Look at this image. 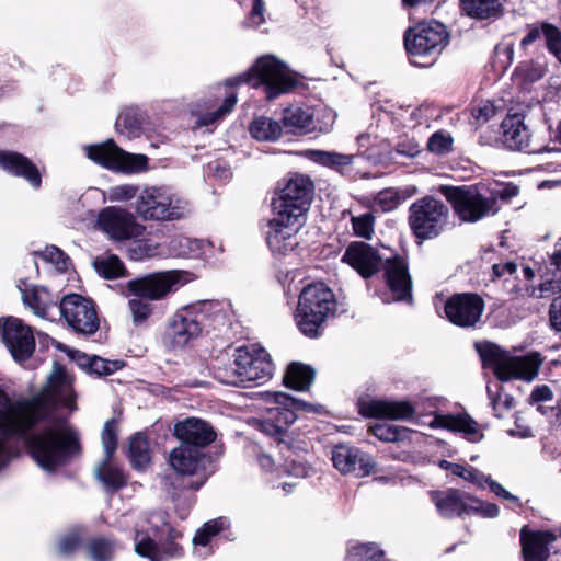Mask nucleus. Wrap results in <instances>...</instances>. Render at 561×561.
Returning <instances> with one entry per match:
<instances>
[{
  "label": "nucleus",
  "instance_id": "nucleus-13",
  "mask_svg": "<svg viewBox=\"0 0 561 561\" xmlns=\"http://www.w3.org/2000/svg\"><path fill=\"white\" fill-rule=\"evenodd\" d=\"M314 191L313 182L304 174H291L272 201L273 213L306 221Z\"/></svg>",
  "mask_w": 561,
  "mask_h": 561
},
{
  "label": "nucleus",
  "instance_id": "nucleus-16",
  "mask_svg": "<svg viewBox=\"0 0 561 561\" xmlns=\"http://www.w3.org/2000/svg\"><path fill=\"white\" fill-rule=\"evenodd\" d=\"M58 317L64 318L68 327L80 334L90 335L99 329V318L92 300L70 294L59 301Z\"/></svg>",
  "mask_w": 561,
  "mask_h": 561
},
{
  "label": "nucleus",
  "instance_id": "nucleus-11",
  "mask_svg": "<svg viewBox=\"0 0 561 561\" xmlns=\"http://www.w3.org/2000/svg\"><path fill=\"white\" fill-rule=\"evenodd\" d=\"M240 81L252 87L264 85L268 100L289 92L297 84L286 65L272 55L260 57L252 68L240 77Z\"/></svg>",
  "mask_w": 561,
  "mask_h": 561
},
{
  "label": "nucleus",
  "instance_id": "nucleus-48",
  "mask_svg": "<svg viewBox=\"0 0 561 561\" xmlns=\"http://www.w3.org/2000/svg\"><path fill=\"white\" fill-rule=\"evenodd\" d=\"M496 392L494 393L491 386H488V394L491 399L492 408L495 416L502 417L505 411H508L513 404V398L507 393L501 392V387L496 383Z\"/></svg>",
  "mask_w": 561,
  "mask_h": 561
},
{
  "label": "nucleus",
  "instance_id": "nucleus-30",
  "mask_svg": "<svg viewBox=\"0 0 561 561\" xmlns=\"http://www.w3.org/2000/svg\"><path fill=\"white\" fill-rule=\"evenodd\" d=\"M556 540L550 531H520L522 551L526 561H546L549 557V545Z\"/></svg>",
  "mask_w": 561,
  "mask_h": 561
},
{
  "label": "nucleus",
  "instance_id": "nucleus-22",
  "mask_svg": "<svg viewBox=\"0 0 561 561\" xmlns=\"http://www.w3.org/2000/svg\"><path fill=\"white\" fill-rule=\"evenodd\" d=\"M381 261L382 257L379 252L373 245L363 241L351 242L342 256V262L348 264L364 278L377 273Z\"/></svg>",
  "mask_w": 561,
  "mask_h": 561
},
{
  "label": "nucleus",
  "instance_id": "nucleus-17",
  "mask_svg": "<svg viewBox=\"0 0 561 561\" xmlns=\"http://www.w3.org/2000/svg\"><path fill=\"white\" fill-rule=\"evenodd\" d=\"M98 228L115 241H126L139 238L145 232V226L129 210L118 206H107L99 211Z\"/></svg>",
  "mask_w": 561,
  "mask_h": 561
},
{
  "label": "nucleus",
  "instance_id": "nucleus-7",
  "mask_svg": "<svg viewBox=\"0 0 561 561\" xmlns=\"http://www.w3.org/2000/svg\"><path fill=\"white\" fill-rule=\"evenodd\" d=\"M335 310L332 290L322 283L304 288L295 314L298 329L307 336L316 337L330 313Z\"/></svg>",
  "mask_w": 561,
  "mask_h": 561
},
{
  "label": "nucleus",
  "instance_id": "nucleus-26",
  "mask_svg": "<svg viewBox=\"0 0 561 561\" xmlns=\"http://www.w3.org/2000/svg\"><path fill=\"white\" fill-rule=\"evenodd\" d=\"M431 500L444 517L472 514V496L457 489L431 492Z\"/></svg>",
  "mask_w": 561,
  "mask_h": 561
},
{
  "label": "nucleus",
  "instance_id": "nucleus-44",
  "mask_svg": "<svg viewBox=\"0 0 561 561\" xmlns=\"http://www.w3.org/2000/svg\"><path fill=\"white\" fill-rule=\"evenodd\" d=\"M237 98L234 94L228 95L224 103L214 112L206 113L198 117L196 126H208L222 119L236 106Z\"/></svg>",
  "mask_w": 561,
  "mask_h": 561
},
{
  "label": "nucleus",
  "instance_id": "nucleus-6",
  "mask_svg": "<svg viewBox=\"0 0 561 561\" xmlns=\"http://www.w3.org/2000/svg\"><path fill=\"white\" fill-rule=\"evenodd\" d=\"M459 220L477 222L499 211L495 191L486 192L484 184L445 186L442 188Z\"/></svg>",
  "mask_w": 561,
  "mask_h": 561
},
{
  "label": "nucleus",
  "instance_id": "nucleus-49",
  "mask_svg": "<svg viewBox=\"0 0 561 561\" xmlns=\"http://www.w3.org/2000/svg\"><path fill=\"white\" fill-rule=\"evenodd\" d=\"M144 297H137L128 301V308L133 317L134 323H141L149 318L152 313V306L150 302L142 299Z\"/></svg>",
  "mask_w": 561,
  "mask_h": 561
},
{
  "label": "nucleus",
  "instance_id": "nucleus-34",
  "mask_svg": "<svg viewBox=\"0 0 561 561\" xmlns=\"http://www.w3.org/2000/svg\"><path fill=\"white\" fill-rule=\"evenodd\" d=\"M313 378L314 370L310 366L291 363L284 375V383L289 388L304 391L309 388Z\"/></svg>",
  "mask_w": 561,
  "mask_h": 561
},
{
  "label": "nucleus",
  "instance_id": "nucleus-57",
  "mask_svg": "<svg viewBox=\"0 0 561 561\" xmlns=\"http://www.w3.org/2000/svg\"><path fill=\"white\" fill-rule=\"evenodd\" d=\"M542 35L548 50L553 54L561 48V31L550 23H542Z\"/></svg>",
  "mask_w": 561,
  "mask_h": 561
},
{
  "label": "nucleus",
  "instance_id": "nucleus-25",
  "mask_svg": "<svg viewBox=\"0 0 561 561\" xmlns=\"http://www.w3.org/2000/svg\"><path fill=\"white\" fill-rule=\"evenodd\" d=\"M332 461L342 474L355 473L357 477H365L373 470L370 457L347 445H339L333 449Z\"/></svg>",
  "mask_w": 561,
  "mask_h": 561
},
{
  "label": "nucleus",
  "instance_id": "nucleus-4",
  "mask_svg": "<svg viewBox=\"0 0 561 561\" xmlns=\"http://www.w3.org/2000/svg\"><path fill=\"white\" fill-rule=\"evenodd\" d=\"M222 318L218 301L201 300L183 307L171 318L164 334V343L171 348H183L196 339L208 319Z\"/></svg>",
  "mask_w": 561,
  "mask_h": 561
},
{
  "label": "nucleus",
  "instance_id": "nucleus-21",
  "mask_svg": "<svg viewBox=\"0 0 561 561\" xmlns=\"http://www.w3.org/2000/svg\"><path fill=\"white\" fill-rule=\"evenodd\" d=\"M3 341L18 362L26 360L35 348L32 328L14 317L4 319Z\"/></svg>",
  "mask_w": 561,
  "mask_h": 561
},
{
  "label": "nucleus",
  "instance_id": "nucleus-54",
  "mask_svg": "<svg viewBox=\"0 0 561 561\" xmlns=\"http://www.w3.org/2000/svg\"><path fill=\"white\" fill-rule=\"evenodd\" d=\"M517 73L520 75L525 80L534 82L539 80L546 73V66L541 62L528 61L523 62L517 68Z\"/></svg>",
  "mask_w": 561,
  "mask_h": 561
},
{
  "label": "nucleus",
  "instance_id": "nucleus-60",
  "mask_svg": "<svg viewBox=\"0 0 561 561\" xmlns=\"http://www.w3.org/2000/svg\"><path fill=\"white\" fill-rule=\"evenodd\" d=\"M80 537L77 533L72 531L64 536L58 545L59 553L62 556H68L72 553L77 547L79 546Z\"/></svg>",
  "mask_w": 561,
  "mask_h": 561
},
{
  "label": "nucleus",
  "instance_id": "nucleus-36",
  "mask_svg": "<svg viewBox=\"0 0 561 561\" xmlns=\"http://www.w3.org/2000/svg\"><path fill=\"white\" fill-rule=\"evenodd\" d=\"M249 131L256 140L275 141L282 135V127L278 122L260 116L252 121Z\"/></svg>",
  "mask_w": 561,
  "mask_h": 561
},
{
  "label": "nucleus",
  "instance_id": "nucleus-47",
  "mask_svg": "<svg viewBox=\"0 0 561 561\" xmlns=\"http://www.w3.org/2000/svg\"><path fill=\"white\" fill-rule=\"evenodd\" d=\"M351 222L356 236L364 239H371L375 225V217L371 213L353 216Z\"/></svg>",
  "mask_w": 561,
  "mask_h": 561
},
{
  "label": "nucleus",
  "instance_id": "nucleus-10",
  "mask_svg": "<svg viewBox=\"0 0 561 561\" xmlns=\"http://www.w3.org/2000/svg\"><path fill=\"white\" fill-rule=\"evenodd\" d=\"M135 210L144 220L174 221L190 215L191 207L184 197L169 188L150 186L140 192Z\"/></svg>",
  "mask_w": 561,
  "mask_h": 561
},
{
  "label": "nucleus",
  "instance_id": "nucleus-51",
  "mask_svg": "<svg viewBox=\"0 0 561 561\" xmlns=\"http://www.w3.org/2000/svg\"><path fill=\"white\" fill-rule=\"evenodd\" d=\"M123 363L119 360H107L102 357L93 356L89 359V368L99 376L111 375L121 369Z\"/></svg>",
  "mask_w": 561,
  "mask_h": 561
},
{
  "label": "nucleus",
  "instance_id": "nucleus-29",
  "mask_svg": "<svg viewBox=\"0 0 561 561\" xmlns=\"http://www.w3.org/2000/svg\"><path fill=\"white\" fill-rule=\"evenodd\" d=\"M0 168L15 176L23 178L34 188L41 186L42 176L37 167L21 153L0 151Z\"/></svg>",
  "mask_w": 561,
  "mask_h": 561
},
{
  "label": "nucleus",
  "instance_id": "nucleus-38",
  "mask_svg": "<svg viewBox=\"0 0 561 561\" xmlns=\"http://www.w3.org/2000/svg\"><path fill=\"white\" fill-rule=\"evenodd\" d=\"M142 115L136 108H126L116 121V130L127 138H136L142 131Z\"/></svg>",
  "mask_w": 561,
  "mask_h": 561
},
{
  "label": "nucleus",
  "instance_id": "nucleus-35",
  "mask_svg": "<svg viewBox=\"0 0 561 561\" xmlns=\"http://www.w3.org/2000/svg\"><path fill=\"white\" fill-rule=\"evenodd\" d=\"M95 272L106 279H115L127 276L124 263L115 254H102L93 260Z\"/></svg>",
  "mask_w": 561,
  "mask_h": 561
},
{
  "label": "nucleus",
  "instance_id": "nucleus-40",
  "mask_svg": "<svg viewBox=\"0 0 561 561\" xmlns=\"http://www.w3.org/2000/svg\"><path fill=\"white\" fill-rule=\"evenodd\" d=\"M129 458L134 468L144 470L150 462L149 444L145 436L136 434L129 444Z\"/></svg>",
  "mask_w": 561,
  "mask_h": 561
},
{
  "label": "nucleus",
  "instance_id": "nucleus-58",
  "mask_svg": "<svg viewBox=\"0 0 561 561\" xmlns=\"http://www.w3.org/2000/svg\"><path fill=\"white\" fill-rule=\"evenodd\" d=\"M172 248L176 255L186 256L201 249V241L187 237H179L172 241Z\"/></svg>",
  "mask_w": 561,
  "mask_h": 561
},
{
  "label": "nucleus",
  "instance_id": "nucleus-14",
  "mask_svg": "<svg viewBox=\"0 0 561 561\" xmlns=\"http://www.w3.org/2000/svg\"><path fill=\"white\" fill-rule=\"evenodd\" d=\"M190 282L185 271L171 270L147 274L127 283V290L137 297L161 300Z\"/></svg>",
  "mask_w": 561,
  "mask_h": 561
},
{
  "label": "nucleus",
  "instance_id": "nucleus-27",
  "mask_svg": "<svg viewBox=\"0 0 561 561\" xmlns=\"http://www.w3.org/2000/svg\"><path fill=\"white\" fill-rule=\"evenodd\" d=\"M385 276L394 300H411L412 282L404 259L396 256L387 260Z\"/></svg>",
  "mask_w": 561,
  "mask_h": 561
},
{
  "label": "nucleus",
  "instance_id": "nucleus-19",
  "mask_svg": "<svg viewBox=\"0 0 561 561\" xmlns=\"http://www.w3.org/2000/svg\"><path fill=\"white\" fill-rule=\"evenodd\" d=\"M484 301L477 294H454L444 302L448 321L461 328H473L480 321Z\"/></svg>",
  "mask_w": 561,
  "mask_h": 561
},
{
  "label": "nucleus",
  "instance_id": "nucleus-64",
  "mask_svg": "<svg viewBox=\"0 0 561 561\" xmlns=\"http://www.w3.org/2000/svg\"><path fill=\"white\" fill-rule=\"evenodd\" d=\"M551 400H552V391L546 385L536 387L529 397L530 403H540V402H547V401H551Z\"/></svg>",
  "mask_w": 561,
  "mask_h": 561
},
{
  "label": "nucleus",
  "instance_id": "nucleus-28",
  "mask_svg": "<svg viewBox=\"0 0 561 561\" xmlns=\"http://www.w3.org/2000/svg\"><path fill=\"white\" fill-rule=\"evenodd\" d=\"M365 416L390 420H408L415 413V408L409 401L373 400L360 408Z\"/></svg>",
  "mask_w": 561,
  "mask_h": 561
},
{
  "label": "nucleus",
  "instance_id": "nucleus-45",
  "mask_svg": "<svg viewBox=\"0 0 561 561\" xmlns=\"http://www.w3.org/2000/svg\"><path fill=\"white\" fill-rule=\"evenodd\" d=\"M88 553L92 561H108L114 554V545L103 538H96L89 542Z\"/></svg>",
  "mask_w": 561,
  "mask_h": 561
},
{
  "label": "nucleus",
  "instance_id": "nucleus-1",
  "mask_svg": "<svg viewBox=\"0 0 561 561\" xmlns=\"http://www.w3.org/2000/svg\"><path fill=\"white\" fill-rule=\"evenodd\" d=\"M60 407L76 410L71 378L59 365H55L42 391L31 399L12 402L0 389V469L15 455L11 437L24 435L44 420L45 425L27 440L30 454L39 468L54 472L81 455L79 432L53 414Z\"/></svg>",
  "mask_w": 561,
  "mask_h": 561
},
{
  "label": "nucleus",
  "instance_id": "nucleus-15",
  "mask_svg": "<svg viewBox=\"0 0 561 561\" xmlns=\"http://www.w3.org/2000/svg\"><path fill=\"white\" fill-rule=\"evenodd\" d=\"M85 152L89 159L113 171L138 173L148 168L147 156L126 152L113 140L88 146Z\"/></svg>",
  "mask_w": 561,
  "mask_h": 561
},
{
  "label": "nucleus",
  "instance_id": "nucleus-33",
  "mask_svg": "<svg viewBox=\"0 0 561 561\" xmlns=\"http://www.w3.org/2000/svg\"><path fill=\"white\" fill-rule=\"evenodd\" d=\"M313 115V111L309 107H289L284 112L283 123L293 131L309 133L316 129Z\"/></svg>",
  "mask_w": 561,
  "mask_h": 561
},
{
  "label": "nucleus",
  "instance_id": "nucleus-24",
  "mask_svg": "<svg viewBox=\"0 0 561 561\" xmlns=\"http://www.w3.org/2000/svg\"><path fill=\"white\" fill-rule=\"evenodd\" d=\"M174 435L183 443L182 445L194 448L207 446L216 439L214 427L198 417H186L176 422Z\"/></svg>",
  "mask_w": 561,
  "mask_h": 561
},
{
  "label": "nucleus",
  "instance_id": "nucleus-55",
  "mask_svg": "<svg viewBox=\"0 0 561 561\" xmlns=\"http://www.w3.org/2000/svg\"><path fill=\"white\" fill-rule=\"evenodd\" d=\"M102 444L105 453V458L110 459L116 449L117 437L115 423L107 421L102 431Z\"/></svg>",
  "mask_w": 561,
  "mask_h": 561
},
{
  "label": "nucleus",
  "instance_id": "nucleus-2",
  "mask_svg": "<svg viewBox=\"0 0 561 561\" xmlns=\"http://www.w3.org/2000/svg\"><path fill=\"white\" fill-rule=\"evenodd\" d=\"M178 537L180 534L169 525L165 513H152L136 525L135 551L150 561L179 558L182 548L174 542Z\"/></svg>",
  "mask_w": 561,
  "mask_h": 561
},
{
  "label": "nucleus",
  "instance_id": "nucleus-56",
  "mask_svg": "<svg viewBox=\"0 0 561 561\" xmlns=\"http://www.w3.org/2000/svg\"><path fill=\"white\" fill-rule=\"evenodd\" d=\"M285 468L288 474L297 478L308 477L312 471V468L307 463V461L302 460L298 456H288L285 460Z\"/></svg>",
  "mask_w": 561,
  "mask_h": 561
},
{
  "label": "nucleus",
  "instance_id": "nucleus-62",
  "mask_svg": "<svg viewBox=\"0 0 561 561\" xmlns=\"http://www.w3.org/2000/svg\"><path fill=\"white\" fill-rule=\"evenodd\" d=\"M213 537L207 533L199 528L194 538H193V543L195 546V552L201 556V557H206L207 554L211 553V549H208L207 551L205 552H202L201 549L198 547H203V548H206L210 541H211Z\"/></svg>",
  "mask_w": 561,
  "mask_h": 561
},
{
  "label": "nucleus",
  "instance_id": "nucleus-61",
  "mask_svg": "<svg viewBox=\"0 0 561 561\" xmlns=\"http://www.w3.org/2000/svg\"><path fill=\"white\" fill-rule=\"evenodd\" d=\"M472 506H473L472 514L479 513L483 517L493 518V517H496L500 512L497 505H495L493 503H483L480 500L474 499V497H472Z\"/></svg>",
  "mask_w": 561,
  "mask_h": 561
},
{
  "label": "nucleus",
  "instance_id": "nucleus-53",
  "mask_svg": "<svg viewBox=\"0 0 561 561\" xmlns=\"http://www.w3.org/2000/svg\"><path fill=\"white\" fill-rule=\"evenodd\" d=\"M451 144L453 138L449 135L436 131L428 139L427 148L433 153L444 154L450 150Z\"/></svg>",
  "mask_w": 561,
  "mask_h": 561
},
{
  "label": "nucleus",
  "instance_id": "nucleus-9",
  "mask_svg": "<svg viewBox=\"0 0 561 561\" xmlns=\"http://www.w3.org/2000/svg\"><path fill=\"white\" fill-rule=\"evenodd\" d=\"M479 354L484 365L492 367L494 375L502 381L510 379L533 380L542 363L539 353L525 356H511L497 345L485 343L478 345Z\"/></svg>",
  "mask_w": 561,
  "mask_h": 561
},
{
  "label": "nucleus",
  "instance_id": "nucleus-32",
  "mask_svg": "<svg viewBox=\"0 0 561 561\" xmlns=\"http://www.w3.org/2000/svg\"><path fill=\"white\" fill-rule=\"evenodd\" d=\"M503 142L512 150H527L530 142L528 128L518 115H511L503 119L501 124Z\"/></svg>",
  "mask_w": 561,
  "mask_h": 561
},
{
  "label": "nucleus",
  "instance_id": "nucleus-8",
  "mask_svg": "<svg viewBox=\"0 0 561 561\" xmlns=\"http://www.w3.org/2000/svg\"><path fill=\"white\" fill-rule=\"evenodd\" d=\"M449 34L437 21L420 23L404 35V46L410 61L415 66H431L448 44Z\"/></svg>",
  "mask_w": 561,
  "mask_h": 561
},
{
  "label": "nucleus",
  "instance_id": "nucleus-50",
  "mask_svg": "<svg viewBox=\"0 0 561 561\" xmlns=\"http://www.w3.org/2000/svg\"><path fill=\"white\" fill-rule=\"evenodd\" d=\"M138 186L134 184H121L110 187L106 196L110 202H129L138 194Z\"/></svg>",
  "mask_w": 561,
  "mask_h": 561
},
{
  "label": "nucleus",
  "instance_id": "nucleus-5",
  "mask_svg": "<svg viewBox=\"0 0 561 561\" xmlns=\"http://www.w3.org/2000/svg\"><path fill=\"white\" fill-rule=\"evenodd\" d=\"M265 403L262 419L259 420L260 430L266 435L276 437L279 445L284 444L287 428L296 421L297 411H316V409L301 400L295 399L284 392H265L262 394Z\"/></svg>",
  "mask_w": 561,
  "mask_h": 561
},
{
  "label": "nucleus",
  "instance_id": "nucleus-20",
  "mask_svg": "<svg viewBox=\"0 0 561 561\" xmlns=\"http://www.w3.org/2000/svg\"><path fill=\"white\" fill-rule=\"evenodd\" d=\"M266 241L275 254L286 255L298 244L297 233L304 226L302 219L291 218L279 213H273Z\"/></svg>",
  "mask_w": 561,
  "mask_h": 561
},
{
  "label": "nucleus",
  "instance_id": "nucleus-63",
  "mask_svg": "<svg viewBox=\"0 0 561 561\" xmlns=\"http://www.w3.org/2000/svg\"><path fill=\"white\" fill-rule=\"evenodd\" d=\"M549 321L556 331H561V296L553 299L549 309Z\"/></svg>",
  "mask_w": 561,
  "mask_h": 561
},
{
  "label": "nucleus",
  "instance_id": "nucleus-52",
  "mask_svg": "<svg viewBox=\"0 0 561 561\" xmlns=\"http://www.w3.org/2000/svg\"><path fill=\"white\" fill-rule=\"evenodd\" d=\"M39 255L46 261L51 263L58 271H66L69 266V257L57 247H46Z\"/></svg>",
  "mask_w": 561,
  "mask_h": 561
},
{
  "label": "nucleus",
  "instance_id": "nucleus-12",
  "mask_svg": "<svg viewBox=\"0 0 561 561\" xmlns=\"http://www.w3.org/2000/svg\"><path fill=\"white\" fill-rule=\"evenodd\" d=\"M448 220L447 205L432 196L419 198L409 208V226L417 239L438 237L448 225Z\"/></svg>",
  "mask_w": 561,
  "mask_h": 561
},
{
  "label": "nucleus",
  "instance_id": "nucleus-46",
  "mask_svg": "<svg viewBox=\"0 0 561 561\" xmlns=\"http://www.w3.org/2000/svg\"><path fill=\"white\" fill-rule=\"evenodd\" d=\"M374 436L383 442H398L403 439L408 432L405 427H398L387 423H378L370 427Z\"/></svg>",
  "mask_w": 561,
  "mask_h": 561
},
{
  "label": "nucleus",
  "instance_id": "nucleus-37",
  "mask_svg": "<svg viewBox=\"0 0 561 561\" xmlns=\"http://www.w3.org/2000/svg\"><path fill=\"white\" fill-rule=\"evenodd\" d=\"M461 8L470 16L488 19L499 15L502 0H461Z\"/></svg>",
  "mask_w": 561,
  "mask_h": 561
},
{
  "label": "nucleus",
  "instance_id": "nucleus-3",
  "mask_svg": "<svg viewBox=\"0 0 561 561\" xmlns=\"http://www.w3.org/2000/svg\"><path fill=\"white\" fill-rule=\"evenodd\" d=\"M274 370L270 354L259 345H248L236 350L232 363L218 368L216 378L226 385L248 387L252 382L263 383Z\"/></svg>",
  "mask_w": 561,
  "mask_h": 561
},
{
  "label": "nucleus",
  "instance_id": "nucleus-23",
  "mask_svg": "<svg viewBox=\"0 0 561 561\" xmlns=\"http://www.w3.org/2000/svg\"><path fill=\"white\" fill-rule=\"evenodd\" d=\"M18 287L22 294L24 305L35 316L51 321L58 318L59 300L57 296H54L45 287L34 286L28 288L24 282Z\"/></svg>",
  "mask_w": 561,
  "mask_h": 561
},
{
  "label": "nucleus",
  "instance_id": "nucleus-59",
  "mask_svg": "<svg viewBox=\"0 0 561 561\" xmlns=\"http://www.w3.org/2000/svg\"><path fill=\"white\" fill-rule=\"evenodd\" d=\"M450 472L457 477L482 486V479H484V474L472 467H465L462 465L456 463L455 466L450 467Z\"/></svg>",
  "mask_w": 561,
  "mask_h": 561
},
{
  "label": "nucleus",
  "instance_id": "nucleus-31",
  "mask_svg": "<svg viewBox=\"0 0 561 561\" xmlns=\"http://www.w3.org/2000/svg\"><path fill=\"white\" fill-rule=\"evenodd\" d=\"M433 426L447 428L449 431L461 433L470 442H479L483 438V434L478 423L468 414L458 415H435L432 421Z\"/></svg>",
  "mask_w": 561,
  "mask_h": 561
},
{
  "label": "nucleus",
  "instance_id": "nucleus-39",
  "mask_svg": "<svg viewBox=\"0 0 561 561\" xmlns=\"http://www.w3.org/2000/svg\"><path fill=\"white\" fill-rule=\"evenodd\" d=\"M95 477L106 489L112 491L118 490L126 484L124 472L110 463L107 458L95 469Z\"/></svg>",
  "mask_w": 561,
  "mask_h": 561
},
{
  "label": "nucleus",
  "instance_id": "nucleus-41",
  "mask_svg": "<svg viewBox=\"0 0 561 561\" xmlns=\"http://www.w3.org/2000/svg\"><path fill=\"white\" fill-rule=\"evenodd\" d=\"M415 188H407L404 192L397 188H386L380 191L375 197V204L382 211L396 209L407 197L415 193Z\"/></svg>",
  "mask_w": 561,
  "mask_h": 561
},
{
  "label": "nucleus",
  "instance_id": "nucleus-18",
  "mask_svg": "<svg viewBox=\"0 0 561 561\" xmlns=\"http://www.w3.org/2000/svg\"><path fill=\"white\" fill-rule=\"evenodd\" d=\"M169 462L181 477L194 478L188 485L193 490H198L204 485L211 474L207 468V465L210 463L209 459L198 448L188 445L173 448L169 456Z\"/></svg>",
  "mask_w": 561,
  "mask_h": 561
},
{
  "label": "nucleus",
  "instance_id": "nucleus-43",
  "mask_svg": "<svg viewBox=\"0 0 561 561\" xmlns=\"http://www.w3.org/2000/svg\"><path fill=\"white\" fill-rule=\"evenodd\" d=\"M556 268L557 271L553 273L551 278L541 282L538 287H531L528 289L531 297L541 299L561 293V268Z\"/></svg>",
  "mask_w": 561,
  "mask_h": 561
},
{
  "label": "nucleus",
  "instance_id": "nucleus-42",
  "mask_svg": "<svg viewBox=\"0 0 561 561\" xmlns=\"http://www.w3.org/2000/svg\"><path fill=\"white\" fill-rule=\"evenodd\" d=\"M312 159L325 167L342 170L354 162V154H344L334 151L314 150L311 151Z\"/></svg>",
  "mask_w": 561,
  "mask_h": 561
}]
</instances>
